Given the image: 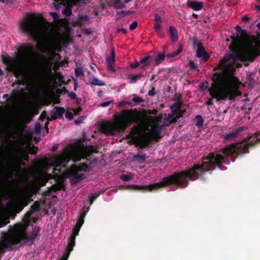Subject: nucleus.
<instances>
[{
	"instance_id": "f257e3e1",
	"label": "nucleus",
	"mask_w": 260,
	"mask_h": 260,
	"mask_svg": "<svg viewBox=\"0 0 260 260\" xmlns=\"http://www.w3.org/2000/svg\"><path fill=\"white\" fill-rule=\"evenodd\" d=\"M158 111L156 109L145 110L142 112L138 111L137 109L123 110L121 114L115 115V120L113 123L107 122L101 126L102 133L106 135L114 136L115 132H124L126 128L133 123L137 124L132 129L131 135L134 136V139H137L136 136L140 135L141 127L144 125L149 119H152L149 115H156Z\"/></svg>"
},
{
	"instance_id": "f03ea898",
	"label": "nucleus",
	"mask_w": 260,
	"mask_h": 260,
	"mask_svg": "<svg viewBox=\"0 0 260 260\" xmlns=\"http://www.w3.org/2000/svg\"><path fill=\"white\" fill-rule=\"evenodd\" d=\"M93 152L96 151L92 146L88 149L84 148L83 145L80 146L77 143L68 144L63 149L61 154L55 159L53 172L58 171L61 173V168H66L70 160L76 163L82 159H88Z\"/></svg>"
},
{
	"instance_id": "7ed1b4c3",
	"label": "nucleus",
	"mask_w": 260,
	"mask_h": 260,
	"mask_svg": "<svg viewBox=\"0 0 260 260\" xmlns=\"http://www.w3.org/2000/svg\"><path fill=\"white\" fill-rule=\"evenodd\" d=\"M42 18L40 14L27 13L20 23L21 31L38 43L47 40L48 36V27L41 22Z\"/></svg>"
},
{
	"instance_id": "20e7f679",
	"label": "nucleus",
	"mask_w": 260,
	"mask_h": 260,
	"mask_svg": "<svg viewBox=\"0 0 260 260\" xmlns=\"http://www.w3.org/2000/svg\"><path fill=\"white\" fill-rule=\"evenodd\" d=\"M241 40L240 37L233 38L232 44L229 48L232 52V54L225 55L220 61L218 69H222L223 64L227 63L230 59H232V62H236L240 60L242 62H253L260 55V50L254 47L252 44L244 47L241 51L238 49V47Z\"/></svg>"
},
{
	"instance_id": "39448f33",
	"label": "nucleus",
	"mask_w": 260,
	"mask_h": 260,
	"mask_svg": "<svg viewBox=\"0 0 260 260\" xmlns=\"http://www.w3.org/2000/svg\"><path fill=\"white\" fill-rule=\"evenodd\" d=\"M260 142V133H255L241 142L227 145L221 148L219 152L223 153H216V168H221L223 164H229V157L233 153L244 154L249 152V148L253 146L256 142Z\"/></svg>"
},
{
	"instance_id": "423d86ee",
	"label": "nucleus",
	"mask_w": 260,
	"mask_h": 260,
	"mask_svg": "<svg viewBox=\"0 0 260 260\" xmlns=\"http://www.w3.org/2000/svg\"><path fill=\"white\" fill-rule=\"evenodd\" d=\"M223 72H216L212 77L213 83L209 88V94L212 98H216L217 102L225 101L228 99L234 102L236 97L242 94L238 87L235 85H231L225 87H221V83L222 81Z\"/></svg>"
},
{
	"instance_id": "0eeeda50",
	"label": "nucleus",
	"mask_w": 260,
	"mask_h": 260,
	"mask_svg": "<svg viewBox=\"0 0 260 260\" xmlns=\"http://www.w3.org/2000/svg\"><path fill=\"white\" fill-rule=\"evenodd\" d=\"M25 230L26 227L22 223L16 224L13 226L9 225L8 233L4 234L2 237L5 247L10 248L26 239Z\"/></svg>"
},
{
	"instance_id": "6e6552de",
	"label": "nucleus",
	"mask_w": 260,
	"mask_h": 260,
	"mask_svg": "<svg viewBox=\"0 0 260 260\" xmlns=\"http://www.w3.org/2000/svg\"><path fill=\"white\" fill-rule=\"evenodd\" d=\"M29 203L26 197L16 196L14 201L8 205L9 210L4 216H0V228L4 227L10 222V218L14 219Z\"/></svg>"
},
{
	"instance_id": "1a4fd4ad",
	"label": "nucleus",
	"mask_w": 260,
	"mask_h": 260,
	"mask_svg": "<svg viewBox=\"0 0 260 260\" xmlns=\"http://www.w3.org/2000/svg\"><path fill=\"white\" fill-rule=\"evenodd\" d=\"M88 169V165L85 163L79 165L73 164L67 171V176L71 178V183L72 184H77L84 178V174L82 172H86Z\"/></svg>"
},
{
	"instance_id": "9d476101",
	"label": "nucleus",
	"mask_w": 260,
	"mask_h": 260,
	"mask_svg": "<svg viewBox=\"0 0 260 260\" xmlns=\"http://www.w3.org/2000/svg\"><path fill=\"white\" fill-rule=\"evenodd\" d=\"M152 132L145 133L142 137L138 140L136 145L139 147L138 150L139 151L140 149L145 148L149 146L154 137L160 138V128L157 124H154L152 126Z\"/></svg>"
},
{
	"instance_id": "9b49d317",
	"label": "nucleus",
	"mask_w": 260,
	"mask_h": 260,
	"mask_svg": "<svg viewBox=\"0 0 260 260\" xmlns=\"http://www.w3.org/2000/svg\"><path fill=\"white\" fill-rule=\"evenodd\" d=\"M18 56L21 63L26 64L30 63L35 54L33 46L29 43H22L17 48Z\"/></svg>"
},
{
	"instance_id": "f8f14e48",
	"label": "nucleus",
	"mask_w": 260,
	"mask_h": 260,
	"mask_svg": "<svg viewBox=\"0 0 260 260\" xmlns=\"http://www.w3.org/2000/svg\"><path fill=\"white\" fill-rule=\"evenodd\" d=\"M50 40L53 41L51 47V50L52 53H54L56 51H61L62 47H66L69 39L66 35H62L58 32H56L51 36Z\"/></svg>"
},
{
	"instance_id": "ddd939ff",
	"label": "nucleus",
	"mask_w": 260,
	"mask_h": 260,
	"mask_svg": "<svg viewBox=\"0 0 260 260\" xmlns=\"http://www.w3.org/2000/svg\"><path fill=\"white\" fill-rule=\"evenodd\" d=\"M182 104L178 102L173 104L170 106L171 113L169 114L167 120L170 123H173L177 122V120L183 116L185 110H182Z\"/></svg>"
},
{
	"instance_id": "4468645a",
	"label": "nucleus",
	"mask_w": 260,
	"mask_h": 260,
	"mask_svg": "<svg viewBox=\"0 0 260 260\" xmlns=\"http://www.w3.org/2000/svg\"><path fill=\"white\" fill-rule=\"evenodd\" d=\"M81 227L75 225L73 231V234L70 238V241L68 247L59 260H67L71 252L73 250L75 245V239L77 236L79 235V232Z\"/></svg>"
},
{
	"instance_id": "2eb2a0df",
	"label": "nucleus",
	"mask_w": 260,
	"mask_h": 260,
	"mask_svg": "<svg viewBox=\"0 0 260 260\" xmlns=\"http://www.w3.org/2000/svg\"><path fill=\"white\" fill-rule=\"evenodd\" d=\"M193 47L194 48L197 47L196 55L199 58H201L202 60L205 62L210 58V55L206 51L202 43H201L196 37L193 38Z\"/></svg>"
},
{
	"instance_id": "dca6fc26",
	"label": "nucleus",
	"mask_w": 260,
	"mask_h": 260,
	"mask_svg": "<svg viewBox=\"0 0 260 260\" xmlns=\"http://www.w3.org/2000/svg\"><path fill=\"white\" fill-rule=\"evenodd\" d=\"M15 77L18 79L16 84L18 85L25 86L28 82L27 76L25 75L22 70L19 68L14 71Z\"/></svg>"
},
{
	"instance_id": "f3484780",
	"label": "nucleus",
	"mask_w": 260,
	"mask_h": 260,
	"mask_svg": "<svg viewBox=\"0 0 260 260\" xmlns=\"http://www.w3.org/2000/svg\"><path fill=\"white\" fill-rule=\"evenodd\" d=\"M55 111L51 112V119L48 117L47 119L49 120H55L57 119H61L62 118L63 114L66 112L65 109L61 107H55Z\"/></svg>"
},
{
	"instance_id": "a211bd4d",
	"label": "nucleus",
	"mask_w": 260,
	"mask_h": 260,
	"mask_svg": "<svg viewBox=\"0 0 260 260\" xmlns=\"http://www.w3.org/2000/svg\"><path fill=\"white\" fill-rule=\"evenodd\" d=\"M153 61L154 59L152 56L147 55L142 58L140 60V68L143 70H145L147 67L153 64Z\"/></svg>"
},
{
	"instance_id": "6ab92c4d",
	"label": "nucleus",
	"mask_w": 260,
	"mask_h": 260,
	"mask_svg": "<svg viewBox=\"0 0 260 260\" xmlns=\"http://www.w3.org/2000/svg\"><path fill=\"white\" fill-rule=\"evenodd\" d=\"M245 129V127L243 126L239 127L237 128L233 129L231 132H230L228 134H225L224 135V138L225 140H232L235 139L239 134L243 131Z\"/></svg>"
},
{
	"instance_id": "aec40b11",
	"label": "nucleus",
	"mask_w": 260,
	"mask_h": 260,
	"mask_svg": "<svg viewBox=\"0 0 260 260\" xmlns=\"http://www.w3.org/2000/svg\"><path fill=\"white\" fill-rule=\"evenodd\" d=\"M115 61V53L114 49H113L111 52V56L106 58V61L107 64V68L109 70L114 72L115 69L114 63Z\"/></svg>"
},
{
	"instance_id": "412c9836",
	"label": "nucleus",
	"mask_w": 260,
	"mask_h": 260,
	"mask_svg": "<svg viewBox=\"0 0 260 260\" xmlns=\"http://www.w3.org/2000/svg\"><path fill=\"white\" fill-rule=\"evenodd\" d=\"M2 59L4 63L7 64L8 67H7V70L10 71H14L17 69H19L20 67H18L14 63L12 62V61L9 57H7L4 55L2 56Z\"/></svg>"
},
{
	"instance_id": "4be33fe9",
	"label": "nucleus",
	"mask_w": 260,
	"mask_h": 260,
	"mask_svg": "<svg viewBox=\"0 0 260 260\" xmlns=\"http://www.w3.org/2000/svg\"><path fill=\"white\" fill-rule=\"evenodd\" d=\"M204 3L202 2L188 1L187 6L194 11H199L203 8Z\"/></svg>"
},
{
	"instance_id": "5701e85b",
	"label": "nucleus",
	"mask_w": 260,
	"mask_h": 260,
	"mask_svg": "<svg viewBox=\"0 0 260 260\" xmlns=\"http://www.w3.org/2000/svg\"><path fill=\"white\" fill-rule=\"evenodd\" d=\"M222 66L223 68L222 69H219V70H221L222 72L227 73H233L236 71L235 63H234L232 62L229 64L224 63ZM217 69H218V68Z\"/></svg>"
},
{
	"instance_id": "b1692460",
	"label": "nucleus",
	"mask_w": 260,
	"mask_h": 260,
	"mask_svg": "<svg viewBox=\"0 0 260 260\" xmlns=\"http://www.w3.org/2000/svg\"><path fill=\"white\" fill-rule=\"evenodd\" d=\"M169 32L170 34L171 41L173 42L177 41L178 39V36L176 28L173 26H170L169 27Z\"/></svg>"
},
{
	"instance_id": "393cba45",
	"label": "nucleus",
	"mask_w": 260,
	"mask_h": 260,
	"mask_svg": "<svg viewBox=\"0 0 260 260\" xmlns=\"http://www.w3.org/2000/svg\"><path fill=\"white\" fill-rule=\"evenodd\" d=\"M235 29L237 31V32H238L241 34V36H237L236 37L241 38V40L240 41V43H241V41L244 40L245 38L247 39V40H250L249 38V37L247 36L246 30L242 29L241 26H240L239 25H237L236 26Z\"/></svg>"
},
{
	"instance_id": "a878e982",
	"label": "nucleus",
	"mask_w": 260,
	"mask_h": 260,
	"mask_svg": "<svg viewBox=\"0 0 260 260\" xmlns=\"http://www.w3.org/2000/svg\"><path fill=\"white\" fill-rule=\"evenodd\" d=\"M165 55L164 53L158 54L155 57H153V65L157 66L165 60Z\"/></svg>"
},
{
	"instance_id": "bb28decb",
	"label": "nucleus",
	"mask_w": 260,
	"mask_h": 260,
	"mask_svg": "<svg viewBox=\"0 0 260 260\" xmlns=\"http://www.w3.org/2000/svg\"><path fill=\"white\" fill-rule=\"evenodd\" d=\"M84 0H54L55 2H70L72 5L76 6H80L81 4H84Z\"/></svg>"
},
{
	"instance_id": "cd10ccee",
	"label": "nucleus",
	"mask_w": 260,
	"mask_h": 260,
	"mask_svg": "<svg viewBox=\"0 0 260 260\" xmlns=\"http://www.w3.org/2000/svg\"><path fill=\"white\" fill-rule=\"evenodd\" d=\"M143 76V74L142 72H140L137 75H131L128 74L127 75V78L131 80V83H136L138 80H140L141 77Z\"/></svg>"
},
{
	"instance_id": "c85d7f7f",
	"label": "nucleus",
	"mask_w": 260,
	"mask_h": 260,
	"mask_svg": "<svg viewBox=\"0 0 260 260\" xmlns=\"http://www.w3.org/2000/svg\"><path fill=\"white\" fill-rule=\"evenodd\" d=\"M89 82L90 84L93 85L104 86L105 85L103 81L99 80L95 77L90 78L89 80Z\"/></svg>"
},
{
	"instance_id": "c756f323",
	"label": "nucleus",
	"mask_w": 260,
	"mask_h": 260,
	"mask_svg": "<svg viewBox=\"0 0 260 260\" xmlns=\"http://www.w3.org/2000/svg\"><path fill=\"white\" fill-rule=\"evenodd\" d=\"M147 158V156L145 154H137L134 155L133 159L134 160L138 161L140 163L144 162Z\"/></svg>"
},
{
	"instance_id": "7c9ffc66",
	"label": "nucleus",
	"mask_w": 260,
	"mask_h": 260,
	"mask_svg": "<svg viewBox=\"0 0 260 260\" xmlns=\"http://www.w3.org/2000/svg\"><path fill=\"white\" fill-rule=\"evenodd\" d=\"M182 50H183L182 45H180L179 48L176 51H174V52L168 54L167 55V57L168 58H173V57L177 56L178 55H179L182 51Z\"/></svg>"
},
{
	"instance_id": "2f4dec72",
	"label": "nucleus",
	"mask_w": 260,
	"mask_h": 260,
	"mask_svg": "<svg viewBox=\"0 0 260 260\" xmlns=\"http://www.w3.org/2000/svg\"><path fill=\"white\" fill-rule=\"evenodd\" d=\"M114 7L116 9H122L125 7V5L121 2V0H113L112 1Z\"/></svg>"
},
{
	"instance_id": "473e14b6",
	"label": "nucleus",
	"mask_w": 260,
	"mask_h": 260,
	"mask_svg": "<svg viewBox=\"0 0 260 260\" xmlns=\"http://www.w3.org/2000/svg\"><path fill=\"white\" fill-rule=\"evenodd\" d=\"M194 121L196 122V126H198V127H200L203 125L204 120L201 115H198L197 116H196L194 118Z\"/></svg>"
},
{
	"instance_id": "72a5a7b5",
	"label": "nucleus",
	"mask_w": 260,
	"mask_h": 260,
	"mask_svg": "<svg viewBox=\"0 0 260 260\" xmlns=\"http://www.w3.org/2000/svg\"><path fill=\"white\" fill-rule=\"evenodd\" d=\"M133 12L131 11H121L120 12H118L117 13V15L118 16L117 17V19H120L122 17H123L125 16L130 15L132 14Z\"/></svg>"
},
{
	"instance_id": "f704fd0d",
	"label": "nucleus",
	"mask_w": 260,
	"mask_h": 260,
	"mask_svg": "<svg viewBox=\"0 0 260 260\" xmlns=\"http://www.w3.org/2000/svg\"><path fill=\"white\" fill-rule=\"evenodd\" d=\"M85 215H86V212H83L80 214V215L78 218V221L76 224V225H78L80 227H81L82 226V225L84 223V218Z\"/></svg>"
},
{
	"instance_id": "c9c22d12",
	"label": "nucleus",
	"mask_w": 260,
	"mask_h": 260,
	"mask_svg": "<svg viewBox=\"0 0 260 260\" xmlns=\"http://www.w3.org/2000/svg\"><path fill=\"white\" fill-rule=\"evenodd\" d=\"M63 14L66 16H70L72 14V10L71 7H67L62 11Z\"/></svg>"
},
{
	"instance_id": "e433bc0d",
	"label": "nucleus",
	"mask_w": 260,
	"mask_h": 260,
	"mask_svg": "<svg viewBox=\"0 0 260 260\" xmlns=\"http://www.w3.org/2000/svg\"><path fill=\"white\" fill-rule=\"evenodd\" d=\"M254 74L252 73H249L247 74L246 76V80L248 81L250 83H255V80L253 79Z\"/></svg>"
},
{
	"instance_id": "4c0bfd02",
	"label": "nucleus",
	"mask_w": 260,
	"mask_h": 260,
	"mask_svg": "<svg viewBox=\"0 0 260 260\" xmlns=\"http://www.w3.org/2000/svg\"><path fill=\"white\" fill-rule=\"evenodd\" d=\"M134 97L132 99V101L135 103L139 104L144 102V100L141 97L137 96L136 94L134 95Z\"/></svg>"
},
{
	"instance_id": "58836bf2",
	"label": "nucleus",
	"mask_w": 260,
	"mask_h": 260,
	"mask_svg": "<svg viewBox=\"0 0 260 260\" xmlns=\"http://www.w3.org/2000/svg\"><path fill=\"white\" fill-rule=\"evenodd\" d=\"M75 76L78 77L81 76H83L84 75V72L82 68H77L75 70Z\"/></svg>"
},
{
	"instance_id": "ea45409f",
	"label": "nucleus",
	"mask_w": 260,
	"mask_h": 260,
	"mask_svg": "<svg viewBox=\"0 0 260 260\" xmlns=\"http://www.w3.org/2000/svg\"><path fill=\"white\" fill-rule=\"evenodd\" d=\"M27 150L30 154L35 155L37 152L38 148L35 146H32L31 147H28Z\"/></svg>"
},
{
	"instance_id": "a19ab883",
	"label": "nucleus",
	"mask_w": 260,
	"mask_h": 260,
	"mask_svg": "<svg viewBox=\"0 0 260 260\" xmlns=\"http://www.w3.org/2000/svg\"><path fill=\"white\" fill-rule=\"evenodd\" d=\"M88 20V17L86 15H82L80 16L79 19L77 20V24L81 25L83 22V21H85Z\"/></svg>"
},
{
	"instance_id": "79ce46f5",
	"label": "nucleus",
	"mask_w": 260,
	"mask_h": 260,
	"mask_svg": "<svg viewBox=\"0 0 260 260\" xmlns=\"http://www.w3.org/2000/svg\"><path fill=\"white\" fill-rule=\"evenodd\" d=\"M120 179L124 181H128L132 179V177L127 174H122L120 176Z\"/></svg>"
},
{
	"instance_id": "37998d69",
	"label": "nucleus",
	"mask_w": 260,
	"mask_h": 260,
	"mask_svg": "<svg viewBox=\"0 0 260 260\" xmlns=\"http://www.w3.org/2000/svg\"><path fill=\"white\" fill-rule=\"evenodd\" d=\"M42 126L39 122L36 123L35 126V132L36 134H40L41 132Z\"/></svg>"
},
{
	"instance_id": "c03bdc74",
	"label": "nucleus",
	"mask_w": 260,
	"mask_h": 260,
	"mask_svg": "<svg viewBox=\"0 0 260 260\" xmlns=\"http://www.w3.org/2000/svg\"><path fill=\"white\" fill-rule=\"evenodd\" d=\"M188 65L191 69L196 70L198 68V65L192 60H189L188 61Z\"/></svg>"
},
{
	"instance_id": "a18cd8bd",
	"label": "nucleus",
	"mask_w": 260,
	"mask_h": 260,
	"mask_svg": "<svg viewBox=\"0 0 260 260\" xmlns=\"http://www.w3.org/2000/svg\"><path fill=\"white\" fill-rule=\"evenodd\" d=\"M31 209L33 211H39L40 210V206L38 203H35V204L31 206Z\"/></svg>"
},
{
	"instance_id": "49530a36",
	"label": "nucleus",
	"mask_w": 260,
	"mask_h": 260,
	"mask_svg": "<svg viewBox=\"0 0 260 260\" xmlns=\"http://www.w3.org/2000/svg\"><path fill=\"white\" fill-rule=\"evenodd\" d=\"M49 15L52 17L54 21H57L59 19L58 14L55 12H49Z\"/></svg>"
},
{
	"instance_id": "de8ad7c7",
	"label": "nucleus",
	"mask_w": 260,
	"mask_h": 260,
	"mask_svg": "<svg viewBox=\"0 0 260 260\" xmlns=\"http://www.w3.org/2000/svg\"><path fill=\"white\" fill-rule=\"evenodd\" d=\"M21 156L22 158L23 159V160H24L25 161H28L29 160V156L28 155V153L25 151H23L21 153Z\"/></svg>"
},
{
	"instance_id": "09e8293b",
	"label": "nucleus",
	"mask_w": 260,
	"mask_h": 260,
	"mask_svg": "<svg viewBox=\"0 0 260 260\" xmlns=\"http://www.w3.org/2000/svg\"><path fill=\"white\" fill-rule=\"evenodd\" d=\"M140 65H141V64H140V61L139 62V61L136 60L134 62L131 63L130 67L133 69H136Z\"/></svg>"
},
{
	"instance_id": "8fccbe9b",
	"label": "nucleus",
	"mask_w": 260,
	"mask_h": 260,
	"mask_svg": "<svg viewBox=\"0 0 260 260\" xmlns=\"http://www.w3.org/2000/svg\"><path fill=\"white\" fill-rule=\"evenodd\" d=\"M65 116L67 119L69 120H72L73 118V113L69 111H67L66 112Z\"/></svg>"
},
{
	"instance_id": "3c124183",
	"label": "nucleus",
	"mask_w": 260,
	"mask_h": 260,
	"mask_svg": "<svg viewBox=\"0 0 260 260\" xmlns=\"http://www.w3.org/2000/svg\"><path fill=\"white\" fill-rule=\"evenodd\" d=\"M112 103V101H107L101 103L100 106L102 107H106L109 106Z\"/></svg>"
},
{
	"instance_id": "603ef678",
	"label": "nucleus",
	"mask_w": 260,
	"mask_h": 260,
	"mask_svg": "<svg viewBox=\"0 0 260 260\" xmlns=\"http://www.w3.org/2000/svg\"><path fill=\"white\" fill-rule=\"evenodd\" d=\"M162 21L160 16L158 14H154V22H160Z\"/></svg>"
},
{
	"instance_id": "864d4df0",
	"label": "nucleus",
	"mask_w": 260,
	"mask_h": 260,
	"mask_svg": "<svg viewBox=\"0 0 260 260\" xmlns=\"http://www.w3.org/2000/svg\"><path fill=\"white\" fill-rule=\"evenodd\" d=\"M137 26H138V22L135 21L134 22H133L131 24H130L129 29L132 30L135 29Z\"/></svg>"
},
{
	"instance_id": "5fc2aeb1",
	"label": "nucleus",
	"mask_w": 260,
	"mask_h": 260,
	"mask_svg": "<svg viewBox=\"0 0 260 260\" xmlns=\"http://www.w3.org/2000/svg\"><path fill=\"white\" fill-rule=\"evenodd\" d=\"M158 35V36L160 38H164L165 37V34L164 33V31H162V29H158L155 31Z\"/></svg>"
},
{
	"instance_id": "6e6d98bb",
	"label": "nucleus",
	"mask_w": 260,
	"mask_h": 260,
	"mask_svg": "<svg viewBox=\"0 0 260 260\" xmlns=\"http://www.w3.org/2000/svg\"><path fill=\"white\" fill-rule=\"evenodd\" d=\"M154 28L155 31L161 29L160 22H154Z\"/></svg>"
},
{
	"instance_id": "4d7b16f0",
	"label": "nucleus",
	"mask_w": 260,
	"mask_h": 260,
	"mask_svg": "<svg viewBox=\"0 0 260 260\" xmlns=\"http://www.w3.org/2000/svg\"><path fill=\"white\" fill-rule=\"evenodd\" d=\"M58 4H57V3H53V4L54 6V8L56 10H59L60 8H61V5L64 2H58Z\"/></svg>"
},
{
	"instance_id": "13d9d810",
	"label": "nucleus",
	"mask_w": 260,
	"mask_h": 260,
	"mask_svg": "<svg viewBox=\"0 0 260 260\" xmlns=\"http://www.w3.org/2000/svg\"><path fill=\"white\" fill-rule=\"evenodd\" d=\"M99 194L94 193L92 194L91 197L90 199V205L92 204V203L94 201V200H96V199L98 198Z\"/></svg>"
},
{
	"instance_id": "bf43d9fd",
	"label": "nucleus",
	"mask_w": 260,
	"mask_h": 260,
	"mask_svg": "<svg viewBox=\"0 0 260 260\" xmlns=\"http://www.w3.org/2000/svg\"><path fill=\"white\" fill-rule=\"evenodd\" d=\"M68 95L70 96V98L74 100L75 99H77V95L74 92H69Z\"/></svg>"
},
{
	"instance_id": "052dcab7",
	"label": "nucleus",
	"mask_w": 260,
	"mask_h": 260,
	"mask_svg": "<svg viewBox=\"0 0 260 260\" xmlns=\"http://www.w3.org/2000/svg\"><path fill=\"white\" fill-rule=\"evenodd\" d=\"M69 91L67 89L66 87L64 86L61 88V89L59 90L58 93L61 94L63 92L64 93H69Z\"/></svg>"
},
{
	"instance_id": "680f3d73",
	"label": "nucleus",
	"mask_w": 260,
	"mask_h": 260,
	"mask_svg": "<svg viewBox=\"0 0 260 260\" xmlns=\"http://www.w3.org/2000/svg\"><path fill=\"white\" fill-rule=\"evenodd\" d=\"M82 109L81 107H79L78 108L75 109H74L73 111H74V112L75 113V115H78L79 114L80 112L82 111Z\"/></svg>"
},
{
	"instance_id": "e2e57ef3",
	"label": "nucleus",
	"mask_w": 260,
	"mask_h": 260,
	"mask_svg": "<svg viewBox=\"0 0 260 260\" xmlns=\"http://www.w3.org/2000/svg\"><path fill=\"white\" fill-rule=\"evenodd\" d=\"M156 94V92H155V88L154 87H153L152 88V89L150 90L149 91H148V94L150 96H154V95H155Z\"/></svg>"
},
{
	"instance_id": "0e129e2a",
	"label": "nucleus",
	"mask_w": 260,
	"mask_h": 260,
	"mask_svg": "<svg viewBox=\"0 0 260 260\" xmlns=\"http://www.w3.org/2000/svg\"><path fill=\"white\" fill-rule=\"evenodd\" d=\"M117 32H122L124 34H126L127 33V30L125 28H118L117 29Z\"/></svg>"
},
{
	"instance_id": "69168bd1",
	"label": "nucleus",
	"mask_w": 260,
	"mask_h": 260,
	"mask_svg": "<svg viewBox=\"0 0 260 260\" xmlns=\"http://www.w3.org/2000/svg\"><path fill=\"white\" fill-rule=\"evenodd\" d=\"M211 98H212L211 96ZM213 98H211L208 100V101L206 103V105L208 106H212L213 105Z\"/></svg>"
},
{
	"instance_id": "338daca9",
	"label": "nucleus",
	"mask_w": 260,
	"mask_h": 260,
	"mask_svg": "<svg viewBox=\"0 0 260 260\" xmlns=\"http://www.w3.org/2000/svg\"><path fill=\"white\" fill-rule=\"evenodd\" d=\"M125 105H126V102L123 101V102L120 103L118 105L117 107L118 108H123L125 106Z\"/></svg>"
},
{
	"instance_id": "774afa93",
	"label": "nucleus",
	"mask_w": 260,
	"mask_h": 260,
	"mask_svg": "<svg viewBox=\"0 0 260 260\" xmlns=\"http://www.w3.org/2000/svg\"><path fill=\"white\" fill-rule=\"evenodd\" d=\"M14 0H3L2 2L6 4H11Z\"/></svg>"
}]
</instances>
